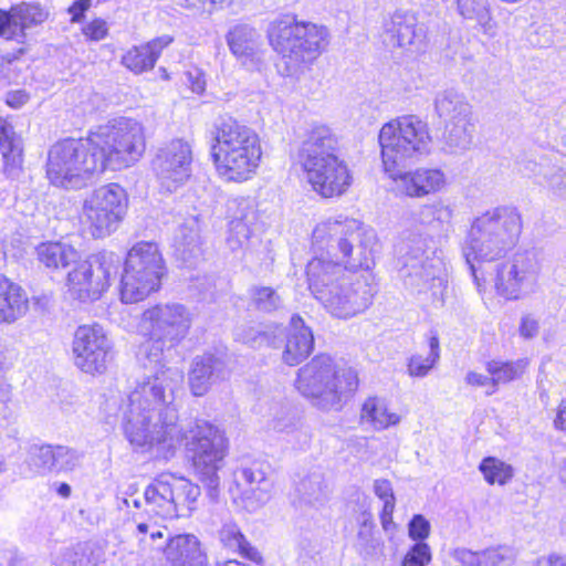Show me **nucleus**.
Returning a JSON list of instances; mask_svg holds the SVG:
<instances>
[{"instance_id": "obj_1", "label": "nucleus", "mask_w": 566, "mask_h": 566, "mask_svg": "<svg viewBox=\"0 0 566 566\" xmlns=\"http://www.w3.org/2000/svg\"><path fill=\"white\" fill-rule=\"evenodd\" d=\"M182 382L184 374L178 368H161L137 382L123 409L125 436L132 444L155 449L166 459L185 443L197 475L209 496L216 499L226 438L205 420L179 424L176 397Z\"/></svg>"}, {"instance_id": "obj_2", "label": "nucleus", "mask_w": 566, "mask_h": 566, "mask_svg": "<svg viewBox=\"0 0 566 566\" xmlns=\"http://www.w3.org/2000/svg\"><path fill=\"white\" fill-rule=\"evenodd\" d=\"M378 142L384 170L399 193L423 198L443 189L447 178L438 168L403 170L407 160L417 159L430 150L431 136L426 122L413 115L392 119L380 128Z\"/></svg>"}, {"instance_id": "obj_3", "label": "nucleus", "mask_w": 566, "mask_h": 566, "mask_svg": "<svg viewBox=\"0 0 566 566\" xmlns=\"http://www.w3.org/2000/svg\"><path fill=\"white\" fill-rule=\"evenodd\" d=\"M306 276L312 294L337 318L348 319L364 312L376 292L369 274L345 270L323 260H311Z\"/></svg>"}, {"instance_id": "obj_4", "label": "nucleus", "mask_w": 566, "mask_h": 566, "mask_svg": "<svg viewBox=\"0 0 566 566\" xmlns=\"http://www.w3.org/2000/svg\"><path fill=\"white\" fill-rule=\"evenodd\" d=\"M210 155L224 181L243 182L255 175L261 164V140L251 127L224 117L214 125Z\"/></svg>"}, {"instance_id": "obj_5", "label": "nucleus", "mask_w": 566, "mask_h": 566, "mask_svg": "<svg viewBox=\"0 0 566 566\" xmlns=\"http://www.w3.org/2000/svg\"><path fill=\"white\" fill-rule=\"evenodd\" d=\"M297 391L312 407L339 411L358 388L356 371L340 366L328 355H317L297 371Z\"/></svg>"}, {"instance_id": "obj_6", "label": "nucleus", "mask_w": 566, "mask_h": 566, "mask_svg": "<svg viewBox=\"0 0 566 566\" xmlns=\"http://www.w3.org/2000/svg\"><path fill=\"white\" fill-rule=\"evenodd\" d=\"M522 231L520 213L509 207H497L476 217L463 244L462 253L475 276V262H492L506 254Z\"/></svg>"}, {"instance_id": "obj_7", "label": "nucleus", "mask_w": 566, "mask_h": 566, "mask_svg": "<svg viewBox=\"0 0 566 566\" xmlns=\"http://www.w3.org/2000/svg\"><path fill=\"white\" fill-rule=\"evenodd\" d=\"M337 149V137L328 127L318 126L313 128L300 153L308 182L324 198L343 195L352 184L349 169Z\"/></svg>"}, {"instance_id": "obj_8", "label": "nucleus", "mask_w": 566, "mask_h": 566, "mask_svg": "<svg viewBox=\"0 0 566 566\" xmlns=\"http://www.w3.org/2000/svg\"><path fill=\"white\" fill-rule=\"evenodd\" d=\"M360 222L355 219H328L318 223L312 232V248L323 260L345 270L368 269L371 250L368 248Z\"/></svg>"}, {"instance_id": "obj_9", "label": "nucleus", "mask_w": 566, "mask_h": 566, "mask_svg": "<svg viewBox=\"0 0 566 566\" xmlns=\"http://www.w3.org/2000/svg\"><path fill=\"white\" fill-rule=\"evenodd\" d=\"M104 160L92 133L85 139L64 138L48 151L46 177L57 187L81 188L105 170Z\"/></svg>"}, {"instance_id": "obj_10", "label": "nucleus", "mask_w": 566, "mask_h": 566, "mask_svg": "<svg viewBox=\"0 0 566 566\" xmlns=\"http://www.w3.org/2000/svg\"><path fill=\"white\" fill-rule=\"evenodd\" d=\"M266 32L270 45L292 72L313 63L327 46L329 35L325 27L298 21L293 15L275 19Z\"/></svg>"}, {"instance_id": "obj_11", "label": "nucleus", "mask_w": 566, "mask_h": 566, "mask_svg": "<svg viewBox=\"0 0 566 566\" xmlns=\"http://www.w3.org/2000/svg\"><path fill=\"white\" fill-rule=\"evenodd\" d=\"M190 325V313L181 304H158L143 313L140 328L149 335V339L142 345L139 354L145 356L150 364H155V370L145 375L142 381L161 368H167L160 364L164 348L176 346L186 337Z\"/></svg>"}, {"instance_id": "obj_12", "label": "nucleus", "mask_w": 566, "mask_h": 566, "mask_svg": "<svg viewBox=\"0 0 566 566\" xmlns=\"http://www.w3.org/2000/svg\"><path fill=\"white\" fill-rule=\"evenodd\" d=\"M165 262L154 242H138L127 253L120 280V300L137 303L160 287Z\"/></svg>"}, {"instance_id": "obj_13", "label": "nucleus", "mask_w": 566, "mask_h": 566, "mask_svg": "<svg viewBox=\"0 0 566 566\" xmlns=\"http://www.w3.org/2000/svg\"><path fill=\"white\" fill-rule=\"evenodd\" d=\"M92 134L98 153L103 154L105 159V169L129 167L142 158L146 149L144 127L135 119H115Z\"/></svg>"}, {"instance_id": "obj_14", "label": "nucleus", "mask_w": 566, "mask_h": 566, "mask_svg": "<svg viewBox=\"0 0 566 566\" xmlns=\"http://www.w3.org/2000/svg\"><path fill=\"white\" fill-rule=\"evenodd\" d=\"M126 210L124 189L117 184L95 189L83 202L81 223L93 238H105L119 226Z\"/></svg>"}, {"instance_id": "obj_15", "label": "nucleus", "mask_w": 566, "mask_h": 566, "mask_svg": "<svg viewBox=\"0 0 566 566\" xmlns=\"http://www.w3.org/2000/svg\"><path fill=\"white\" fill-rule=\"evenodd\" d=\"M120 262V256L109 251L90 255L67 274L70 294L82 302L99 298L117 274Z\"/></svg>"}, {"instance_id": "obj_16", "label": "nucleus", "mask_w": 566, "mask_h": 566, "mask_svg": "<svg viewBox=\"0 0 566 566\" xmlns=\"http://www.w3.org/2000/svg\"><path fill=\"white\" fill-rule=\"evenodd\" d=\"M541 263L537 252H516L513 258L497 269L495 287L499 294L509 300H517L533 291L537 283Z\"/></svg>"}, {"instance_id": "obj_17", "label": "nucleus", "mask_w": 566, "mask_h": 566, "mask_svg": "<svg viewBox=\"0 0 566 566\" xmlns=\"http://www.w3.org/2000/svg\"><path fill=\"white\" fill-rule=\"evenodd\" d=\"M192 150L188 142L172 139L160 147L153 159V170L163 188L172 192L191 176Z\"/></svg>"}, {"instance_id": "obj_18", "label": "nucleus", "mask_w": 566, "mask_h": 566, "mask_svg": "<svg viewBox=\"0 0 566 566\" xmlns=\"http://www.w3.org/2000/svg\"><path fill=\"white\" fill-rule=\"evenodd\" d=\"M111 348V342L99 325H82L74 334V364L86 374H102L106 370Z\"/></svg>"}, {"instance_id": "obj_19", "label": "nucleus", "mask_w": 566, "mask_h": 566, "mask_svg": "<svg viewBox=\"0 0 566 566\" xmlns=\"http://www.w3.org/2000/svg\"><path fill=\"white\" fill-rule=\"evenodd\" d=\"M399 253L403 263V275L409 279L410 285L427 287L431 281L439 277L441 262L426 254V240L421 235L403 239L399 245Z\"/></svg>"}, {"instance_id": "obj_20", "label": "nucleus", "mask_w": 566, "mask_h": 566, "mask_svg": "<svg viewBox=\"0 0 566 566\" xmlns=\"http://www.w3.org/2000/svg\"><path fill=\"white\" fill-rule=\"evenodd\" d=\"M385 41L408 50H419L424 44L427 31L415 13L397 10L384 22Z\"/></svg>"}, {"instance_id": "obj_21", "label": "nucleus", "mask_w": 566, "mask_h": 566, "mask_svg": "<svg viewBox=\"0 0 566 566\" xmlns=\"http://www.w3.org/2000/svg\"><path fill=\"white\" fill-rule=\"evenodd\" d=\"M234 481L248 511L254 512L270 501L272 483L261 464L239 469L234 473Z\"/></svg>"}, {"instance_id": "obj_22", "label": "nucleus", "mask_w": 566, "mask_h": 566, "mask_svg": "<svg viewBox=\"0 0 566 566\" xmlns=\"http://www.w3.org/2000/svg\"><path fill=\"white\" fill-rule=\"evenodd\" d=\"M277 336V346L283 343V329L276 328L274 334ZM314 337L312 331L304 325L300 316L291 318V327L285 335L282 359L290 366L298 365L312 352Z\"/></svg>"}, {"instance_id": "obj_23", "label": "nucleus", "mask_w": 566, "mask_h": 566, "mask_svg": "<svg viewBox=\"0 0 566 566\" xmlns=\"http://www.w3.org/2000/svg\"><path fill=\"white\" fill-rule=\"evenodd\" d=\"M227 43L231 53L244 65H259L264 55L261 34L248 24H238L227 34Z\"/></svg>"}, {"instance_id": "obj_24", "label": "nucleus", "mask_w": 566, "mask_h": 566, "mask_svg": "<svg viewBox=\"0 0 566 566\" xmlns=\"http://www.w3.org/2000/svg\"><path fill=\"white\" fill-rule=\"evenodd\" d=\"M165 556L170 566H206L207 555L197 536L179 534L169 538Z\"/></svg>"}, {"instance_id": "obj_25", "label": "nucleus", "mask_w": 566, "mask_h": 566, "mask_svg": "<svg viewBox=\"0 0 566 566\" xmlns=\"http://www.w3.org/2000/svg\"><path fill=\"white\" fill-rule=\"evenodd\" d=\"M34 21L35 11L31 3L19 2L8 9L0 8V38L19 41L25 38Z\"/></svg>"}, {"instance_id": "obj_26", "label": "nucleus", "mask_w": 566, "mask_h": 566, "mask_svg": "<svg viewBox=\"0 0 566 566\" xmlns=\"http://www.w3.org/2000/svg\"><path fill=\"white\" fill-rule=\"evenodd\" d=\"M224 364L212 355L198 356L189 371V386L195 396H203L223 375Z\"/></svg>"}, {"instance_id": "obj_27", "label": "nucleus", "mask_w": 566, "mask_h": 566, "mask_svg": "<svg viewBox=\"0 0 566 566\" xmlns=\"http://www.w3.org/2000/svg\"><path fill=\"white\" fill-rule=\"evenodd\" d=\"M147 512L161 518L177 516L176 504L171 495L170 475H160L144 492Z\"/></svg>"}, {"instance_id": "obj_28", "label": "nucleus", "mask_w": 566, "mask_h": 566, "mask_svg": "<svg viewBox=\"0 0 566 566\" xmlns=\"http://www.w3.org/2000/svg\"><path fill=\"white\" fill-rule=\"evenodd\" d=\"M451 556L462 566H501L515 558L511 547L505 545L491 546L481 551H471L465 547L455 548Z\"/></svg>"}, {"instance_id": "obj_29", "label": "nucleus", "mask_w": 566, "mask_h": 566, "mask_svg": "<svg viewBox=\"0 0 566 566\" xmlns=\"http://www.w3.org/2000/svg\"><path fill=\"white\" fill-rule=\"evenodd\" d=\"M433 105L437 116L446 123L472 117L471 104L462 93L453 88L438 92Z\"/></svg>"}, {"instance_id": "obj_30", "label": "nucleus", "mask_w": 566, "mask_h": 566, "mask_svg": "<svg viewBox=\"0 0 566 566\" xmlns=\"http://www.w3.org/2000/svg\"><path fill=\"white\" fill-rule=\"evenodd\" d=\"M0 155L3 161V169L12 172L22 168L23 142L15 133L14 126L8 118L0 116Z\"/></svg>"}, {"instance_id": "obj_31", "label": "nucleus", "mask_w": 566, "mask_h": 566, "mask_svg": "<svg viewBox=\"0 0 566 566\" xmlns=\"http://www.w3.org/2000/svg\"><path fill=\"white\" fill-rule=\"evenodd\" d=\"M28 310L21 287L0 274V323H11Z\"/></svg>"}, {"instance_id": "obj_32", "label": "nucleus", "mask_w": 566, "mask_h": 566, "mask_svg": "<svg viewBox=\"0 0 566 566\" xmlns=\"http://www.w3.org/2000/svg\"><path fill=\"white\" fill-rule=\"evenodd\" d=\"M453 3L463 20L474 21L490 38L496 35L497 27L492 18L489 0H453Z\"/></svg>"}, {"instance_id": "obj_33", "label": "nucleus", "mask_w": 566, "mask_h": 566, "mask_svg": "<svg viewBox=\"0 0 566 566\" xmlns=\"http://www.w3.org/2000/svg\"><path fill=\"white\" fill-rule=\"evenodd\" d=\"M473 132L472 117L446 123L443 150L449 154H460L468 150L472 145Z\"/></svg>"}, {"instance_id": "obj_34", "label": "nucleus", "mask_w": 566, "mask_h": 566, "mask_svg": "<svg viewBox=\"0 0 566 566\" xmlns=\"http://www.w3.org/2000/svg\"><path fill=\"white\" fill-rule=\"evenodd\" d=\"M76 463V455L66 447L43 446L38 450V472L67 471Z\"/></svg>"}, {"instance_id": "obj_35", "label": "nucleus", "mask_w": 566, "mask_h": 566, "mask_svg": "<svg viewBox=\"0 0 566 566\" xmlns=\"http://www.w3.org/2000/svg\"><path fill=\"white\" fill-rule=\"evenodd\" d=\"M255 211L247 202L241 203L238 213L229 223L227 243L232 251L244 248L252 234Z\"/></svg>"}, {"instance_id": "obj_36", "label": "nucleus", "mask_w": 566, "mask_h": 566, "mask_svg": "<svg viewBox=\"0 0 566 566\" xmlns=\"http://www.w3.org/2000/svg\"><path fill=\"white\" fill-rule=\"evenodd\" d=\"M218 538L224 548L239 553L252 562L261 560L260 553L247 541L237 523L224 522L218 531Z\"/></svg>"}, {"instance_id": "obj_37", "label": "nucleus", "mask_w": 566, "mask_h": 566, "mask_svg": "<svg viewBox=\"0 0 566 566\" xmlns=\"http://www.w3.org/2000/svg\"><path fill=\"white\" fill-rule=\"evenodd\" d=\"M360 419L363 422L369 423L375 430L379 431L399 423L400 416L390 412L384 400L370 397L361 407Z\"/></svg>"}, {"instance_id": "obj_38", "label": "nucleus", "mask_w": 566, "mask_h": 566, "mask_svg": "<svg viewBox=\"0 0 566 566\" xmlns=\"http://www.w3.org/2000/svg\"><path fill=\"white\" fill-rule=\"evenodd\" d=\"M177 252L184 262L191 265L200 256V227L197 218L188 219L180 227Z\"/></svg>"}, {"instance_id": "obj_39", "label": "nucleus", "mask_w": 566, "mask_h": 566, "mask_svg": "<svg viewBox=\"0 0 566 566\" xmlns=\"http://www.w3.org/2000/svg\"><path fill=\"white\" fill-rule=\"evenodd\" d=\"M170 488L176 504V517L188 515L200 495L199 486L187 479L170 475Z\"/></svg>"}, {"instance_id": "obj_40", "label": "nucleus", "mask_w": 566, "mask_h": 566, "mask_svg": "<svg viewBox=\"0 0 566 566\" xmlns=\"http://www.w3.org/2000/svg\"><path fill=\"white\" fill-rule=\"evenodd\" d=\"M76 251L60 242L42 243L38 247V261L48 270L67 266L76 258Z\"/></svg>"}, {"instance_id": "obj_41", "label": "nucleus", "mask_w": 566, "mask_h": 566, "mask_svg": "<svg viewBox=\"0 0 566 566\" xmlns=\"http://www.w3.org/2000/svg\"><path fill=\"white\" fill-rule=\"evenodd\" d=\"M526 366L527 361L524 359L516 361H488L485 368L492 377V389L486 390V395L494 394L499 385L520 378L524 374Z\"/></svg>"}, {"instance_id": "obj_42", "label": "nucleus", "mask_w": 566, "mask_h": 566, "mask_svg": "<svg viewBox=\"0 0 566 566\" xmlns=\"http://www.w3.org/2000/svg\"><path fill=\"white\" fill-rule=\"evenodd\" d=\"M452 217V209L441 201L422 205L416 213V220L420 224L436 228H443L444 224H450Z\"/></svg>"}, {"instance_id": "obj_43", "label": "nucleus", "mask_w": 566, "mask_h": 566, "mask_svg": "<svg viewBox=\"0 0 566 566\" xmlns=\"http://www.w3.org/2000/svg\"><path fill=\"white\" fill-rule=\"evenodd\" d=\"M430 353L427 357L413 355L409 358L407 368L411 377H424L440 358L439 337L434 334L429 338Z\"/></svg>"}, {"instance_id": "obj_44", "label": "nucleus", "mask_w": 566, "mask_h": 566, "mask_svg": "<svg viewBox=\"0 0 566 566\" xmlns=\"http://www.w3.org/2000/svg\"><path fill=\"white\" fill-rule=\"evenodd\" d=\"M479 469L489 484L504 485L513 478L514 473L512 465L493 457L483 459Z\"/></svg>"}, {"instance_id": "obj_45", "label": "nucleus", "mask_w": 566, "mask_h": 566, "mask_svg": "<svg viewBox=\"0 0 566 566\" xmlns=\"http://www.w3.org/2000/svg\"><path fill=\"white\" fill-rule=\"evenodd\" d=\"M296 491L300 499L307 504L315 505L326 500V491L321 474H311L300 481Z\"/></svg>"}, {"instance_id": "obj_46", "label": "nucleus", "mask_w": 566, "mask_h": 566, "mask_svg": "<svg viewBox=\"0 0 566 566\" xmlns=\"http://www.w3.org/2000/svg\"><path fill=\"white\" fill-rule=\"evenodd\" d=\"M149 56V51L143 45L134 46L123 55L122 63L135 74H140L155 66L154 59Z\"/></svg>"}, {"instance_id": "obj_47", "label": "nucleus", "mask_w": 566, "mask_h": 566, "mask_svg": "<svg viewBox=\"0 0 566 566\" xmlns=\"http://www.w3.org/2000/svg\"><path fill=\"white\" fill-rule=\"evenodd\" d=\"M251 297L256 308L262 312H273L282 306L281 296L272 287H254Z\"/></svg>"}, {"instance_id": "obj_48", "label": "nucleus", "mask_w": 566, "mask_h": 566, "mask_svg": "<svg viewBox=\"0 0 566 566\" xmlns=\"http://www.w3.org/2000/svg\"><path fill=\"white\" fill-rule=\"evenodd\" d=\"M432 559L431 548L424 542L413 544L405 555L402 566H427Z\"/></svg>"}, {"instance_id": "obj_49", "label": "nucleus", "mask_w": 566, "mask_h": 566, "mask_svg": "<svg viewBox=\"0 0 566 566\" xmlns=\"http://www.w3.org/2000/svg\"><path fill=\"white\" fill-rule=\"evenodd\" d=\"M237 338L252 347H258L263 344H269L273 347L277 346L276 335L271 336L269 332H259L252 327L240 328L237 332Z\"/></svg>"}, {"instance_id": "obj_50", "label": "nucleus", "mask_w": 566, "mask_h": 566, "mask_svg": "<svg viewBox=\"0 0 566 566\" xmlns=\"http://www.w3.org/2000/svg\"><path fill=\"white\" fill-rule=\"evenodd\" d=\"M527 41L535 48H548L554 43V29L551 23L532 24Z\"/></svg>"}, {"instance_id": "obj_51", "label": "nucleus", "mask_w": 566, "mask_h": 566, "mask_svg": "<svg viewBox=\"0 0 566 566\" xmlns=\"http://www.w3.org/2000/svg\"><path fill=\"white\" fill-rule=\"evenodd\" d=\"M164 531H167V527L160 526L154 521L137 522L136 524V535L139 536V542H145L146 535H149L150 542L155 543L158 538L164 537Z\"/></svg>"}, {"instance_id": "obj_52", "label": "nucleus", "mask_w": 566, "mask_h": 566, "mask_svg": "<svg viewBox=\"0 0 566 566\" xmlns=\"http://www.w3.org/2000/svg\"><path fill=\"white\" fill-rule=\"evenodd\" d=\"M408 526L409 536L413 541L423 542L430 534V523L421 514L415 515Z\"/></svg>"}, {"instance_id": "obj_53", "label": "nucleus", "mask_w": 566, "mask_h": 566, "mask_svg": "<svg viewBox=\"0 0 566 566\" xmlns=\"http://www.w3.org/2000/svg\"><path fill=\"white\" fill-rule=\"evenodd\" d=\"M83 34L92 40L99 41L107 35L106 22L102 19H95L83 28Z\"/></svg>"}, {"instance_id": "obj_54", "label": "nucleus", "mask_w": 566, "mask_h": 566, "mask_svg": "<svg viewBox=\"0 0 566 566\" xmlns=\"http://www.w3.org/2000/svg\"><path fill=\"white\" fill-rule=\"evenodd\" d=\"M172 42V38L169 35H163L157 39L149 41L147 44L143 45L144 49L149 51L150 57L154 59V63L158 60L163 49L168 46Z\"/></svg>"}, {"instance_id": "obj_55", "label": "nucleus", "mask_w": 566, "mask_h": 566, "mask_svg": "<svg viewBox=\"0 0 566 566\" xmlns=\"http://www.w3.org/2000/svg\"><path fill=\"white\" fill-rule=\"evenodd\" d=\"M539 324L532 316L527 315L522 318L520 325V334L524 338H533L538 334Z\"/></svg>"}, {"instance_id": "obj_56", "label": "nucleus", "mask_w": 566, "mask_h": 566, "mask_svg": "<svg viewBox=\"0 0 566 566\" xmlns=\"http://www.w3.org/2000/svg\"><path fill=\"white\" fill-rule=\"evenodd\" d=\"M374 492L381 501L395 499L391 483L388 480H376Z\"/></svg>"}, {"instance_id": "obj_57", "label": "nucleus", "mask_w": 566, "mask_h": 566, "mask_svg": "<svg viewBox=\"0 0 566 566\" xmlns=\"http://www.w3.org/2000/svg\"><path fill=\"white\" fill-rule=\"evenodd\" d=\"M30 99L29 94L24 91H13L9 92L6 97V104L11 108H20Z\"/></svg>"}, {"instance_id": "obj_58", "label": "nucleus", "mask_w": 566, "mask_h": 566, "mask_svg": "<svg viewBox=\"0 0 566 566\" xmlns=\"http://www.w3.org/2000/svg\"><path fill=\"white\" fill-rule=\"evenodd\" d=\"M92 0H76L70 8L69 12L71 13V22H80L85 11H87L91 7Z\"/></svg>"}, {"instance_id": "obj_59", "label": "nucleus", "mask_w": 566, "mask_h": 566, "mask_svg": "<svg viewBox=\"0 0 566 566\" xmlns=\"http://www.w3.org/2000/svg\"><path fill=\"white\" fill-rule=\"evenodd\" d=\"M465 381L468 385L475 387H488V390L492 389V377L475 373L469 371L465 377Z\"/></svg>"}, {"instance_id": "obj_60", "label": "nucleus", "mask_w": 566, "mask_h": 566, "mask_svg": "<svg viewBox=\"0 0 566 566\" xmlns=\"http://www.w3.org/2000/svg\"><path fill=\"white\" fill-rule=\"evenodd\" d=\"M536 566H566V556L553 553L538 558Z\"/></svg>"}, {"instance_id": "obj_61", "label": "nucleus", "mask_w": 566, "mask_h": 566, "mask_svg": "<svg viewBox=\"0 0 566 566\" xmlns=\"http://www.w3.org/2000/svg\"><path fill=\"white\" fill-rule=\"evenodd\" d=\"M188 80L192 92L200 94L205 91L206 81L200 71L196 70L195 72H188Z\"/></svg>"}, {"instance_id": "obj_62", "label": "nucleus", "mask_w": 566, "mask_h": 566, "mask_svg": "<svg viewBox=\"0 0 566 566\" xmlns=\"http://www.w3.org/2000/svg\"><path fill=\"white\" fill-rule=\"evenodd\" d=\"M554 423L556 428L566 431V401L560 403Z\"/></svg>"}, {"instance_id": "obj_63", "label": "nucleus", "mask_w": 566, "mask_h": 566, "mask_svg": "<svg viewBox=\"0 0 566 566\" xmlns=\"http://www.w3.org/2000/svg\"><path fill=\"white\" fill-rule=\"evenodd\" d=\"M207 3L212 4V0H179V4L190 9H203Z\"/></svg>"}, {"instance_id": "obj_64", "label": "nucleus", "mask_w": 566, "mask_h": 566, "mask_svg": "<svg viewBox=\"0 0 566 566\" xmlns=\"http://www.w3.org/2000/svg\"><path fill=\"white\" fill-rule=\"evenodd\" d=\"M537 164L533 160H526L523 163H520V171L522 174H525L527 176H531L532 174L536 172Z\"/></svg>"}]
</instances>
